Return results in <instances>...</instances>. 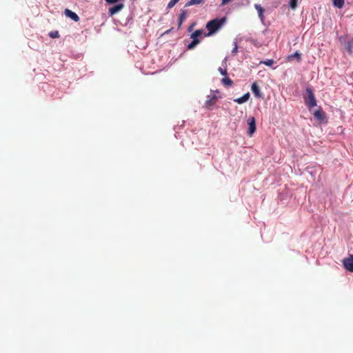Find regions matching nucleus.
<instances>
[{"instance_id":"nucleus-1","label":"nucleus","mask_w":353,"mask_h":353,"mask_svg":"<svg viewBox=\"0 0 353 353\" xmlns=\"http://www.w3.org/2000/svg\"><path fill=\"white\" fill-rule=\"evenodd\" d=\"M225 21V18L218 19L216 18L208 21L206 24V28L208 30V32L204 33V37H210L214 34L216 31H218L221 26L224 24Z\"/></svg>"},{"instance_id":"nucleus-2","label":"nucleus","mask_w":353,"mask_h":353,"mask_svg":"<svg viewBox=\"0 0 353 353\" xmlns=\"http://www.w3.org/2000/svg\"><path fill=\"white\" fill-rule=\"evenodd\" d=\"M306 92L307 93V98L305 99V102L308 108H312L316 105V101L311 88H307Z\"/></svg>"},{"instance_id":"nucleus-3","label":"nucleus","mask_w":353,"mask_h":353,"mask_svg":"<svg viewBox=\"0 0 353 353\" xmlns=\"http://www.w3.org/2000/svg\"><path fill=\"white\" fill-rule=\"evenodd\" d=\"M248 134L249 137H252L254 133L256 131V121L254 117H250L248 119Z\"/></svg>"},{"instance_id":"nucleus-4","label":"nucleus","mask_w":353,"mask_h":353,"mask_svg":"<svg viewBox=\"0 0 353 353\" xmlns=\"http://www.w3.org/2000/svg\"><path fill=\"white\" fill-rule=\"evenodd\" d=\"M343 265L345 270L353 272V254H350L348 258L343 260Z\"/></svg>"},{"instance_id":"nucleus-5","label":"nucleus","mask_w":353,"mask_h":353,"mask_svg":"<svg viewBox=\"0 0 353 353\" xmlns=\"http://www.w3.org/2000/svg\"><path fill=\"white\" fill-rule=\"evenodd\" d=\"M124 8L123 3H119L116 6L109 8L108 13L110 16H113L114 14H117L119 11H121Z\"/></svg>"},{"instance_id":"nucleus-6","label":"nucleus","mask_w":353,"mask_h":353,"mask_svg":"<svg viewBox=\"0 0 353 353\" xmlns=\"http://www.w3.org/2000/svg\"><path fill=\"white\" fill-rule=\"evenodd\" d=\"M251 90L256 97L263 98V94L261 92L260 88L256 82L252 84Z\"/></svg>"},{"instance_id":"nucleus-7","label":"nucleus","mask_w":353,"mask_h":353,"mask_svg":"<svg viewBox=\"0 0 353 353\" xmlns=\"http://www.w3.org/2000/svg\"><path fill=\"white\" fill-rule=\"evenodd\" d=\"M217 101V97L216 96L208 97V99L205 101V106L208 108H210L214 105Z\"/></svg>"},{"instance_id":"nucleus-8","label":"nucleus","mask_w":353,"mask_h":353,"mask_svg":"<svg viewBox=\"0 0 353 353\" xmlns=\"http://www.w3.org/2000/svg\"><path fill=\"white\" fill-rule=\"evenodd\" d=\"M65 16H67L68 17H70V19H72V20H74L76 22L79 21V16L75 12L71 11L69 9L65 10Z\"/></svg>"},{"instance_id":"nucleus-9","label":"nucleus","mask_w":353,"mask_h":353,"mask_svg":"<svg viewBox=\"0 0 353 353\" xmlns=\"http://www.w3.org/2000/svg\"><path fill=\"white\" fill-rule=\"evenodd\" d=\"M250 97V93L247 92L245 94H243L241 97L235 99L234 101L239 104H242L246 102L249 99Z\"/></svg>"},{"instance_id":"nucleus-10","label":"nucleus","mask_w":353,"mask_h":353,"mask_svg":"<svg viewBox=\"0 0 353 353\" xmlns=\"http://www.w3.org/2000/svg\"><path fill=\"white\" fill-rule=\"evenodd\" d=\"M293 59H296L297 62H300L301 61V54L299 51H296L294 53L288 55V61H292Z\"/></svg>"},{"instance_id":"nucleus-11","label":"nucleus","mask_w":353,"mask_h":353,"mask_svg":"<svg viewBox=\"0 0 353 353\" xmlns=\"http://www.w3.org/2000/svg\"><path fill=\"white\" fill-rule=\"evenodd\" d=\"M202 34L204 35L203 30H196L194 32H192L190 35L191 39H192V41L195 40H200L199 39V37H201Z\"/></svg>"},{"instance_id":"nucleus-12","label":"nucleus","mask_w":353,"mask_h":353,"mask_svg":"<svg viewBox=\"0 0 353 353\" xmlns=\"http://www.w3.org/2000/svg\"><path fill=\"white\" fill-rule=\"evenodd\" d=\"M188 14L187 10H182L179 18V28H180L183 22V21L186 19Z\"/></svg>"},{"instance_id":"nucleus-13","label":"nucleus","mask_w":353,"mask_h":353,"mask_svg":"<svg viewBox=\"0 0 353 353\" xmlns=\"http://www.w3.org/2000/svg\"><path fill=\"white\" fill-rule=\"evenodd\" d=\"M254 8L257 10L259 17H260V19L261 20H263V17H264V16H263L264 9L261 7V6L260 4H256V3L254 5Z\"/></svg>"},{"instance_id":"nucleus-14","label":"nucleus","mask_w":353,"mask_h":353,"mask_svg":"<svg viewBox=\"0 0 353 353\" xmlns=\"http://www.w3.org/2000/svg\"><path fill=\"white\" fill-rule=\"evenodd\" d=\"M314 116L319 120H323L325 119V113L321 110H316L314 113Z\"/></svg>"},{"instance_id":"nucleus-15","label":"nucleus","mask_w":353,"mask_h":353,"mask_svg":"<svg viewBox=\"0 0 353 353\" xmlns=\"http://www.w3.org/2000/svg\"><path fill=\"white\" fill-rule=\"evenodd\" d=\"M345 50L349 53H353V38L345 44Z\"/></svg>"},{"instance_id":"nucleus-16","label":"nucleus","mask_w":353,"mask_h":353,"mask_svg":"<svg viewBox=\"0 0 353 353\" xmlns=\"http://www.w3.org/2000/svg\"><path fill=\"white\" fill-rule=\"evenodd\" d=\"M204 2V0H190L186 3L185 6L188 7L193 5L201 4Z\"/></svg>"},{"instance_id":"nucleus-17","label":"nucleus","mask_w":353,"mask_h":353,"mask_svg":"<svg viewBox=\"0 0 353 353\" xmlns=\"http://www.w3.org/2000/svg\"><path fill=\"white\" fill-rule=\"evenodd\" d=\"M333 5L338 8H341L344 5V0H332Z\"/></svg>"},{"instance_id":"nucleus-18","label":"nucleus","mask_w":353,"mask_h":353,"mask_svg":"<svg viewBox=\"0 0 353 353\" xmlns=\"http://www.w3.org/2000/svg\"><path fill=\"white\" fill-rule=\"evenodd\" d=\"M201 41L200 40H195V41H192L191 43H190L188 46H187V48L188 50H192L194 49L199 43H200Z\"/></svg>"},{"instance_id":"nucleus-19","label":"nucleus","mask_w":353,"mask_h":353,"mask_svg":"<svg viewBox=\"0 0 353 353\" xmlns=\"http://www.w3.org/2000/svg\"><path fill=\"white\" fill-rule=\"evenodd\" d=\"M222 83L223 85L226 86H231L233 82L230 78L225 77L222 79Z\"/></svg>"},{"instance_id":"nucleus-20","label":"nucleus","mask_w":353,"mask_h":353,"mask_svg":"<svg viewBox=\"0 0 353 353\" xmlns=\"http://www.w3.org/2000/svg\"><path fill=\"white\" fill-rule=\"evenodd\" d=\"M274 61L272 60V59H267L265 61H261L260 63L261 64H264L267 66H271L274 64Z\"/></svg>"},{"instance_id":"nucleus-21","label":"nucleus","mask_w":353,"mask_h":353,"mask_svg":"<svg viewBox=\"0 0 353 353\" xmlns=\"http://www.w3.org/2000/svg\"><path fill=\"white\" fill-rule=\"evenodd\" d=\"M297 1L298 0H290L289 5L292 9H295L297 7Z\"/></svg>"},{"instance_id":"nucleus-22","label":"nucleus","mask_w":353,"mask_h":353,"mask_svg":"<svg viewBox=\"0 0 353 353\" xmlns=\"http://www.w3.org/2000/svg\"><path fill=\"white\" fill-rule=\"evenodd\" d=\"M49 36L52 39H55L59 37V34L58 31H53L49 33Z\"/></svg>"},{"instance_id":"nucleus-23","label":"nucleus","mask_w":353,"mask_h":353,"mask_svg":"<svg viewBox=\"0 0 353 353\" xmlns=\"http://www.w3.org/2000/svg\"><path fill=\"white\" fill-rule=\"evenodd\" d=\"M179 0H170L168 4V8H172L174 7Z\"/></svg>"},{"instance_id":"nucleus-24","label":"nucleus","mask_w":353,"mask_h":353,"mask_svg":"<svg viewBox=\"0 0 353 353\" xmlns=\"http://www.w3.org/2000/svg\"><path fill=\"white\" fill-rule=\"evenodd\" d=\"M234 46L232 50V54H236L238 52V46H237V43L236 41L234 43Z\"/></svg>"},{"instance_id":"nucleus-25","label":"nucleus","mask_w":353,"mask_h":353,"mask_svg":"<svg viewBox=\"0 0 353 353\" xmlns=\"http://www.w3.org/2000/svg\"><path fill=\"white\" fill-rule=\"evenodd\" d=\"M108 3H110V4H112V3H117L118 1H119L120 0H105Z\"/></svg>"},{"instance_id":"nucleus-26","label":"nucleus","mask_w":353,"mask_h":353,"mask_svg":"<svg viewBox=\"0 0 353 353\" xmlns=\"http://www.w3.org/2000/svg\"><path fill=\"white\" fill-rule=\"evenodd\" d=\"M219 70L220 71V72H221L223 75H226V74H227V71H226V70H223V68H219Z\"/></svg>"},{"instance_id":"nucleus-27","label":"nucleus","mask_w":353,"mask_h":353,"mask_svg":"<svg viewBox=\"0 0 353 353\" xmlns=\"http://www.w3.org/2000/svg\"><path fill=\"white\" fill-rule=\"evenodd\" d=\"M232 0H222L221 4L222 5H226L229 2H230Z\"/></svg>"},{"instance_id":"nucleus-28","label":"nucleus","mask_w":353,"mask_h":353,"mask_svg":"<svg viewBox=\"0 0 353 353\" xmlns=\"http://www.w3.org/2000/svg\"><path fill=\"white\" fill-rule=\"evenodd\" d=\"M195 26V23H192V25H190L189 27H188V31L189 32H191L194 28V26Z\"/></svg>"},{"instance_id":"nucleus-29","label":"nucleus","mask_w":353,"mask_h":353,"mask_svg":"<svg viewBox=\"0 0 353 353\" xmlns=\"http://www.w3.org/2000/svg\"><path fill=\"white\" fill-rule=\"evenodd\" d=\"M252 43L255 46H257V47H259L260 45L258 44V43L256 42V41H254V40H252Z\"/></svg>"}]
</instances>
